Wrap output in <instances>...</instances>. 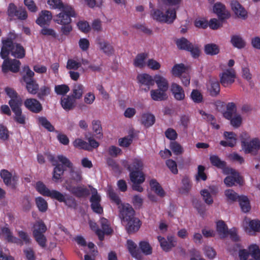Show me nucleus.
I'll list each match as a JSON object with an SVG mask.
<instances>
[{"mask_svg": "<svg viewBox=\"0 0 260 260\" xmlns=\"http://www.w3.org/2000/svg\"><path fill=\"white\" fill-rule=\"evenodd\" d=\"M108 197L110 198V200L112 202L115 203L118 206V208L119 209V211L120 212V208L122 205H129V204H122L121 203V201L118 195L117 194L115 191L111 188L109 189L108 191Z\"/></svg>", "mask_w": 260, "mask_h": 260, "instance_id": "ea45409f", "label": "nucleus"}, {"mask_svg": "<svg viewBox=\"0 0 260 260\" xmlns=\"http://www.w3.org/2000/svg\"><path fill=\"white\" fill-rule=\"evenodd\" d=\"M36 189L37 191L45 197H50L51 199H60V192L56 190H49L46 186L41 181H38L36 183Z\"/></svg>", "mask_w": 260, "mask_h": 260, "instance_id": "4468645a", "label": "nucleus"}, {"mask_svg": "<svg viewBox=\"0 0 260 260\" xmlns=\"http://www.w3.org/2000/svg\"><path fill=\"white\" fill-rule=\"evenodd\" d=\"M236 71L233 69H226L220 75V82L225 87L231 86L235 80Z\"/></svg>", "mask_w": 260, "mask_h": 260, "instance_id": "ddd939ff", "label": "nucleus"}, {"mask_svg": "<svg viewBox=\"0 0 260 260\" xmlns=\"http://www.w3.org/2000/svg\"><path fill=\"white\" fill-rule=\"evenodd\" d=\"M155 121V116L149 113L142 115L141 122L145 127L148 128L154 124Z\"/></svg>", "mask_w": 260, "mask_h": 260, "instance_id": "c9c22d12", "label": "nucleus"}, {"mask_svg": "<svg viewBox=\"0 0 260 260\" xmlns=\"http://www.w3.org/2000/svg\"><path fill=\"white\" fill-rule=\"evenodd\" d=\"M229 172L228 173H230L231 175L228 176L224 179V182L225 185L228 187L233 186L236 184L242 185L243 184L242 178L240 176L239 173L236 172L233 169L229 168L227 170Z\"/></svg>", "mask_w": 260, "mask_h": 260, "instance_id": "dca6fc26", "label": "nucleus"}, {"mask_svg": "<svg viewBox=\"0 0 260 260\" xmlns=\"http://www.w3.org/2000/svg\"><path fill=\"white\" fill-rule=\"evenodd\" d=\"M150 94L151 99L154 101H165L168 98L166 92L158 89L151 90Z\"/></svg>", "mask_w": 260, "mask_h": 260, "instance_id": "72a5a7b5", "label": "nucleus"}, {"mask_svg": "<svg viewBox=\"0 0 260 260\" xmlns=\"http://www.w3.org/2000/svg\"><path fill=\"white\" fill-rule=\"evenodd\" d=\"M91 187L92 194L89 199L91 203L90 207L93 212L102 214L103 213V208L101 205V198L98 194L97 190L93 188L91 185H89Z\"/></svg>", "mask_w": 260, "mask_h": 260, "instance_id": "f8f14e48", "label": "nucleus"}, {"mask_svg": "<svg viewBox=\"0 0 260 260\" xmlns=\"http://www.w3.org/2000/svg\"><path fill=\"white\" fill-rule=\"evenodd\" d=\"M23 71L25 72V74L22 76V79L26 84L27 92L31 94H36L38 92L39 85L34 78V72L28 66H24Z\"/></svg>", "mask_w": 260, "mask_h": 260, "instance_id": "20e7f679", "label": "nucleus"}, {"mask_svg": "<svg viewBox=\"0 0 260 260\" xmlns=\"http://www.w3.org/2000/svg\"><path fill=\"white\" fill-rule=\"evenodd\" d=\"M24 105L28 110L34 113H39L43 110L41 103L34 98L26 99L24 102Z\"/></svg>", "mask_w": 260, "mask_h": 260, "instance_id": "aec40b11", "label": "nucleus"}, {"mask_svg": "<svg viewBox=\"0 0 260 260\" xmlns=\"http://www.w3.org/2000/svg\"><path fill=\"white\" fill-rule=\"evenodd\" d=\"M135 211L130 205H122L120 208L119 217L126 222L125 229L129 234L138 231L141 225L139 218L135 217Z\"/></svg>", "mask_w": 260, "mask_h": 260, "instance_id": "f257e3e1", "label": "nucleus"}, {"mask_svg": "<svg viewBox=\"0 0 260 260\" xmlns=\"http://www.w3.org/2000/svg\"><path fill=\"white\" fill-rule=\"evenodd\" d=\"M92 129L98 135L97 138L101 139L103 137V130L101 122L99 120H93L92 121Z\"/></svg>", "mask_w": 260, "mask_h": 260, "instance_id": "6e6d98bb", "label": "nucleus"}, {"mask_svg": "<svg viewBox=\"0 0 260 260\" xmlns=\"http://www.w3.org/2000/svg\"><path fill=\"white\" fill-rule=\"evenodd\" d=\"M69 190L74 196L78 198H86L90 193V190L87 188L81 186H71L69 188Z\"/></svg>", "mask_w": 260, "mask_h": 260, "instance_id": "b1692460", "label": "nucleus"}, {"mask_svg": "<svg viewBox=\"0 0 260 260\" xmlns=\"http://www.w3.org/2000/svg\"><path fill=\"white\" fill-rule=\"evenodd\" d=\"M241 145L246 154L250 153L256 155L260 149V140L258 138H254L249 142L242 140Z\"/></svg>", "mask_w": 260, "mask_h": 260, "instance_id": "1a4fd4ad", "label": "nucleus"}, {"mask_svg": "<svg viewBox=\"0 0 260 260\" xmlns=\"http://www.w3.org/2000/svg\"><path fill=\"white\" fill-rule=\"evenodd\" d=\"M223 136L227 141H220L219 144L223 147H234L237 142L236 135L232 132H224Z\"/></svg>", "mask_w": 260, "mask_h": 260, "instance_id": "393cba45", "label": "nucleus"}, {"mask_svg": "<svg viewBox=\"0 0 260 260\" xmlns=\"http://www.w3.org/2000/svg\"><path fill=\"white\" fill-rule=\"evenodd\" d=\"M148 56L147 53H141L137 55L134 60V66L139 68H143L146 64L145 60Z\"/></svg>", "mask_w": 260, "mask_h": 260, "instance_id": "f704fd0d", "label": "nucleus"}, {"mask_svg": "<svg viewBox=\"0 0 260 260\" xmlns=\"http://www.w3.org/2000/svg\"><path fill=\"white\" fill-rule=\"evenodd\" d=\"M230 6L234 14L239 18L245 20L248 17V13L240 3L236 0H233L230 3Z\"/></svg>", "mask_w": 260, "mask_h": 260, "instance_id": "412c9836", "label": "nucleus"}, {"mask_svg": "<svg viewBox=\"0 0 260 260\" xmlns=\"http://www.w3.org/2000/svg\"><path fill=\"white\" fill-rule=\"evenodd\" d=\"M171 91L174 99L178 101L185 99V94L183 88L176 83H172L171 86Z\"/></svg>", "mask_w": 260, "mask_h": 260, "instance_id": "a878e982", "label": "nucleus"}, {"mask_svg": "<svg viewBox=\"0 0 260 260\" xmlns=\"http://www.w3.org/2000/svg\"><path fill=\"white\" fill-rule=\"evenodd\" d=\"M0 176L6 185L11 186L13 188L16 187L18 181V177L16 175H12L8 170L2 169L0 172Z\"/></svg>", "mask_w": 260, "mask_h": 260, "instance_id": "f3484780", "label": "nucleus"}, {"mask_svg": "<svg viewBox=\"0 0 260 260\" xmlns=\"http://www.w3.org/2000/svg\"><path fill=\"white\" fill-rule=\"evenodd\" d=\"M5 91L7 95L11 99L8 102L10 107L23 104L22 98L13 88L6 87L5 88Z\"/></svg>", "mask_w": 260, "mask_h": 260, "instance_id": "4be33fe9", "label": "nucleus"}, {"mask_svg": "<svg viewBox=\"0 0 260 260\" xmlns=\"http://www.w3.org/2000/svg\"><path fill=\"white\" fill-rule=\"evenodd\" d=\"M52 18V13L48 10L42 11L39 17L36 20V23L42 27L46 24H48Z\"/></svg>", "mask_w": 260, "mask_h": 260, "instance_id": "cd10ccee", "label": "nucleus"}, {"mask_svg": "<svg viewBox=\"0 0 260 260\" xmlns=\"http://www.w3.org/2000/svg\"><path fill=\"white\" fill-rule=\"evenodd\" d=\"M140 248L143 253L146 255H149L152 253V248L148 242L141 241L139 244Z\"/></svg>", "mask_w": 260, "mask_h": 260, "instance_id": "774afa93", "label": "nucleus"}, {"mask_svg": "<svg viewBox=\"0 0 260 260\" xmlns=\"http://www.w3.org/2000/svg\"><path fill=\"white\" fill-rule=\"evenodd\" d=\"M47 159L50 162H51L53 166H55L53 170V178L55 180V181H58L63 175L64 172L66 170L64 168H66V167H64L62 164V165L58 164V161H59L58 159H57V160L54 156L52 154H48L47 156Z\"/></svg>", "mask_w": 260, "mask_h": 260, "instance_id": "2eb2a0df", "label": "nucleus"}, {"mask_svg": "<svg viewBox=\"0 0 260 260\" xmlns=\"http://www.w3.org/2000/svg\"><path fill=\"white\" fill-rule=\"evenodd\" d=\"M213 12L220 20L227 19L230 16L229 12L226 10L225 6L220 3H217L214 4Z\"/></svg>", "mask_w": 260, "mask_h": 260, "instance_id": "bb28decb", "label": "nucleus"}, {"mask_svg": "<svg viewBox=\"0 0 260 260\" xmlns=\"http://www.w3.org/2000/svg\"><path fill=\"white\" fill-rule=\"evenodd\" d=\"M150 15L156 21L171 24L176 18V9H168L165 14L160 10L153 9L150 12Z\"/></svg>", "mask_w": 260, "mask_h": 260, "instance_id": "f03ea898", "label": "nucleus"}, {"mask_svg": "<svg viewBox=\"0 0 260 260\" xmlns=\"http://www.w3.org/2000/svg\"><path fill=\"white\" fill-rule=\"evenodd\" d=\"M187 67L182 63L175 64L171 70L172 74L175 77H180L181 75L185 73Z\"/></svg>", "mask_w": 260, "mask_h": 260, "instance_id": "a18cd8bd", "label": "nucleus"}, {"mask_svg": "<svg viewBox=\"0 0 260 260\" xmlns=\"http://www.w3.org/2000/svg\"><path fill=\"white\" fill-rule=\"evenodd\" d=\"M140 87L146 92L148 91L151 86L154 85V76L143 73L138 74L137 77Z\"/></svg>", "mask_w": 260, "mask_h": 260, "instance_id": "9b49d317", "label": "nucleus"}, {"mask_svg": "<svg viewBox=\"0 0 260 260\" xmlns=\"http://www.w3.org/2000/svg\"><path fill=\"white\" fill-rule=\"evenodd\" d=\"M35 202L39 211L42 213L47 211L48 208V205L47 201L42 197H38L36 198Z\"/></svg>", "mask_w": 260, "mask_h": 260, "instance_id": "de8ad7c7", "label": "nucleus"}, {"mask_svg": "<svg viewBox=\"0 0 260 260\" xmlns=\"http://www.w3.org/2000/svg\"><path fill=\"white\" fill-rule=\"evenodd\" d=\"M38 121V123L48 132H57V131H55L54 126L48 120L46 117L44 116L39 117Z\"/></svg>", "mask_w": 260, "mask_h": 260, "instance_id": "49530a36", "label": "nucleus"}, {"mask_svg": "<svg viewBox=\"0 0 260 260\" xmlns=\"http://www.w3.org/2000/svg\"><path fill=\"white\" fill-rule=\"evenodd\" d=\"M1 232L5 236V239L8 242L18 244L20 242L19 239L13 236V233L8 227H2Z\"/></svg>", "mask_w": 260, "mask_h": 260, "instance_id": "7c9ffc66", "label": "nucleus"}, {"mask_svg": "<svg viewBox=\"0 0 260 260\" xmlns=\"http://www.w3.org/2000/svg\"><path fill=\"white\" fill-rule=\"evenodd\" d=\"M122 164L124 168L129 172V177L131 181H137L136 177L141 175H144L142 170L143 167V163L141 159L135 158L133 159L131 164H129L127 160L122 161Z\"/></svg>", "mask_w": 260, "mask_h": 260, "instance_id": "7ed1b4c3", "label": "nucleus"}, {"mask_svg": "<svg viewBox=\"0 0 260 260\" xmlns=\"http://www.w3.org/2000/svg\"><path fill=\"white\" fill-rule=\"evenodd\" d=\"M190 98L196 103H201L203 100V95L198 89H193L190 94Z\"/></svg>", "mask_w": 260, "mask_h": 260, "instance_id": "680f3d73", "label": "nucleus"}, {"mask_svg": "<svg viewBox=\"0 0 260 260\" xmlns=\"http://www.w3.org/2000/svg\"><path fill=\"white\" fill-rule=\"evenodd\" d=\"M209 159L212 166L223 170L224 173L228 174L226 171L229 170V168L226 167V162L225 161L221 160L216 155H211Z\"/></svg>", "mask_w": 260, "mask_h": 260, "instance_id": "c85d7f7f", "label": "nucleus"}, {"mask_svg": "<svg viewBox=\"0 0 260 260\" xmlns=\"http://www.w3.org/2000/svg\"><path fill=\"white\" fill-rule=\"evenodd\" d=\"M136 179L138 182L132 181L133 183L132 188L134 190L141 192L143 191V188L140 185V184L144 182L145 179V175L138 176V177H136Z\"/></svg>", "mask_w": 260, "mask_h": 260, "instance_id": "bf43d9fd", "label": "nucleus"}, {"mask_svg": "<svg viewBox=\"0 0 260 260\" xmlns=\"http://www.w3.org/2000/svg\"><path fill=\"white\" fill-rule=\"evenodd\" d=\"M156 83L157 89L167 92L169 89V82L168 80L162 76L157 74L154 76V83Z\"/></svg>", "mask_w": 260, "mask_h": 260, "instance_id": "c756f323", "label": "nucleus"}, {"mask_svg": "<svg viewBox=\"0 0 260 260\" xmlns=\"http://www.w3.org/2000/svg\"><path fill=\"white\" fill-rule=\"evenodd\" d=\"M73 145L76 148L89 151L88 143L81 139H76L73 142Z\"/></svg>", "mask_w": 260, "mask_h": 260, "instance_id": "69168bd1", "label": "nucleus"}, {"mask_svg": "<svg viewBox=\"0 0 260 260\" xmlns=\"http://www.w3.org/2000/svg\"><path fill=\"white\" fill-rule=\"evenodd\" d=\"M23 104L15 105L10 107L14 113L13 119L17 123L22 125L26 124V116L23 114L21 106Z\"/></svg>", "mask_w": 260, "mask_h": 260, "instance_id": "6ab92c4d", "label": "nucleus"}, {"mask_svg": "<svg viewBox=\"0 0 260 260\" xmlns=\"http://www.w3.org/2000/svg\"><path fill=\"white\" fill-rule=\"evenodd\" d=\"M170 148L173 153L176 155H180L183 152V149L181 145L176 141L170 143Z\"/></svg>", "mask_w": 260, "mask_h": 260, "instance_id": "0e129e2a", "label": "nucleus"}, {"mask_svg": "<svg viewBox=\"0 0 260 260\" xmlns=\"http://www.w3.org/2000/svg\"><path fill=\"white\" fill-rule=\"evenodd\" d=\"M4 60L2 65V71L6 74L9 71L16 73L19 71L21 62L16 59H10L8 57L4 59Z\"/></svg>", "mask_w": 260, "mask_h": 260, "instance_id": "9d476101", "label": "nucleus"}, {"mask_svg": "<svg viewBox=\"0 0 260 260\" xmlns=\"http://www.w3.org/2000/svg\"><path fill=\"white\" fill-rule=\"evenodd\" d=\"M81 67V63L73 59H69L67 61L66 68L70 71L77 70Z\"/></svg>", "mask_w": 260, "mask_h": 260, "instance_id": "338daca9", "label": "nucleus"}, {"mask_svg": "<svg viewBox=\"0 0 260 260\" xmlns=\"http://www.w3.org/2000/svg\"><path fill=\"white\" fill-rule=\"evenodd\" d=\"M134 138V134L133 132L129 133L127 136L120 138L118 140L119 145L121 147H128L132 143Z\"/></svg>", "mask_w": 260, "mask_h": 260, "instance_id": "603ef678", "label": "nucleus"}, {"mask_svg": "<svg viewBox=\"0 0 260 260\" xmlns=\"http://www.w3.org/2000/svg\"><path fill=\"white\" fill-rule=\"evenodd\" d=\"M127 249L133 257L137 260H140L141 258V254L137 245L131 240L127 241Z\"/></svg>", "mask_w": 260, "mask_h": 260, "instance_id": "2f4dec72", "label": "nucleus"}, {"mask_svg": "<svg viewBox=\"0 0 260 260\" xmlns=\"http://www.w3.org/2000/svg\"><path fill=\"white\" fill-rule=\"evenodd\" d=\"M47 4L52 7V9H58L60 11L64 9L68 4H64L61 0H48Z\"/></svg>", "mask_w": 260, "mask_h": 260, "instance_id": "13d9d810", "label": "nucleus"}, {"mask_svg": "<svg viewBox=\"0 0 260 260\" xmlns=\"http://www.w3.org/2000/svg\"><path fill=\"white\" fill-rule=\"evenodd\" d=\"M207 89L211 96H216L219 94L220 90L219 82L217 80H210Z\"/></svg>", "mask_w": 260, "mask_h": 260, "instance_id": "473e14b6", "label": "nucleus"}, {"mask_svg": "<svg viewBox=\"0 0 260 260\" xmlns=\"http://www.w3.org/2000/svg\"><path fill=\"white\" fill-rule=\"evenodd\" d=\"M231 43L238 49L244 48L246 46V42L240 35H233L231 37Z\"/></svg>", "mask_w": 260, "mask_h": 260, "instance_id": "a19ab883", "label": "nucleus"}, {"mask_svg": "<svg viewBox=\"0 0 260 260\" xmlns=\"http://www.w3.org/2000/svg\"><path fill=\"white\" fill-rule=\"evenodd\" d=\"M205 168L204 166L199 165L198 167V173L196 175V179L199 181L200 180L205 181L207 179V175L204 172Z\"/></svg>", "mask_w": 260, "mask_h": 260, "instance_id": "e2e57ef3", "label": "nucleus"}, {"mask_svg": "<svg viewBox=\"0 0 260 260\" xmlns=\"http://www.w3.org/2000/svg\"><path fill=\"white\" fill-rule=\"evenodd\" d=\"M150 186L151 189L160 197H164L165 195V192L161 186L160 184L155 179H151L150 181Z\"/></svg>", "mask_w": 260, "mask_h": 260, "instance_id": "4c0bfd02", "label": "nucleus"}, {"mask_svg": "<svg viewBox=\"0 0 260 260\" xmlns=\"http://www.w3.org/2000/svg\"><path fill=\"white\" fill-rule=\"evenodd\" d=\"M76 16L77 13L74 8L69 5L60 10V12L55 16L54 21L58 24L71 23V18H75Z\"/></svg>", "mask_w": 260, "mask_h": 260, "instance_id": "0eeeda50", "label": "nucleus"}, {"mask_svg": "<svg viewBox=\"0 0 260 260\" xmlns=\"http://www.w3.org/2000/svg\"><path fill=\"white\" fill-rule=\"evenodd\" d=\"M182 186L179 189V191L182 194L187 193L191 188V183L188 176H185L182 179Z\"/></svg>", "mask_w": 260, "mask_h": 260, "instance_id": "09e8293b", "label": "nucleus"}, {"mask_svg": "<svg viewBox=\"0 0 260 260\" xmlns=\"http://www.w3.org/2000/svg\"><path fill=\"white\" fill-rule=\"evenodd\" d=\"M75 103V100L70 96L62 98L60 102L62 107L67 111L73 109Z\"/></svg>", "mask_w": 260, "mask_h": 260, "instance_id": "79ce46f5", "label": "nucleus"}, {"mask_svg": "<svg viewBox=\"0 0 260 260\" xmlns=\"http://www.w3.org/2000/svg\"><path fill=\"white\" fill-rule=\"evenodd\" d=\"M250 255L255 260H260V249L256 244H252L248 247Z\"/></svg>", "mask_w": 260, "mask_h": 260, "instance_id": "4d7b16f0", "label": "nucleus"}, {"mask_svg": "<svg viewBox=\"0 0 260 260\" xmlns=\"http://www.w3.org/2000/svg\"><path fill=\"white\" fill-rule=\"evenodd\" d=\"M84 87L81 84L75 85L73 89L72 98L74 99H80L83 94Z\"/></svg>", "mask_w": 260, "mask_h": 260, "instance_id": "052dcab7", "label": "nucleus"}, {"mask_svg": "<svg viewBox=\"0 0 260 260\" xmlns=\"http://www.w3.org/2000/svg\"><path fill=\"white\" fill-rule=\"evenodd\" d=\"M51 93V88L48 85L42 86L39 87L38 92L37 93V97L40 100H44L45 98L50 95Z\"/></svg>", "mask_w": 260, "mask_h": 260, "instance_id": "3c124183", "label": "nucleus"}, {"mask_svg": "<svg viewBox=\"0 0 260 260\" xmlns=\"http://www.w3.org/2000/svg\"><path fill=\"white\" fill-rule=\"evenodd\" d=\"M60 199L55 198V200H57L59 202H63L66 206L70 208H73L75 209L77 206L76 202L74 198H68L66 199L64 196L60 192Z\"/></svg>", "mask_w": 260, "mask_h": 260, "instance_id": "864d4df0", "label": "nucleus"}, {"mask_svg": "<svg viewBox=\"0 0 260 260\" xmlns=\"http://www.w3.org/2000/svg\"><path fill=\"white\" fill-rule=\"evenodd\" d=\"M57 158L61 164L70 169V179L77 183L80 182L82 180L81 173L74 170L73 165L70 159L63 155H58Z\"/></svg>", "mask_w": 260, "mask_h": 260, "instance_id": "6e6552de", "label": "nucleus"}, {"mask_svg": "<svg viewBox=\"0 0 260 260\" xmlns=\"http://www.w3.org/2000/svg\"><path fill=\"white\" fill-rule=\"evenodd\" d=\"M224 194L226 198L227 201L229 202L234 203L238 201L240 196L238 195L233 189H228L225 190Z\"/></svg>", "mask_w": 260, "mask_h": 260, "instance_id": "5fc2aeb1", "label": "nucleus"}, {"mask_svg": "<svg viewBox=\"0 0 260 260\" xmlns=\"http://www.w3.org/2000/svg\"><path fill=\"white\" fill-rule=\"evenodd\" d=\"M177 47L180 50L187 51L190 46H192V43H190L187 39L182 37L177 39L176 41Z\"/></svg>", "mask_w": 260, "mask_h": 260, "instance_id": "8fccbe9b", "label": "nucleus"}, {"mask_svg": "<svg viewBox=\"0 0 260 260\" xmlns=\"http://www.w3.org/2000/svg\"><path fill=\"white\" fill-rule=\"evenodd\" d=\"M6 51L2 47L0 56L3 59L8 57L10 54L15 58H23L25 55V50L20 44L14 43L10 48H6Z\"/></svg>", "mask_w": 260, "mask_h": 260, "instance_id": "423d86ee", "label": "nucleus"}, {"mask_svg": "<svg viewBox=\"0 0 260 260\" xmlns=\"http://www.w3.org/2000/svg\"><path fill=\"white\" fill-rule=\"evenodd\" d=\"M17 38V35L14 31H10L8 35V37L5 39L2 40V47L4 50L6 48H10L11 45L14 43V40ZM5 51L6 50H5Z\"/></svg>", "mask_w": 260, "mask_h": 260, "instance_id": "37998d69", "label": "nucleus"}, {"mask_svg": "<svg viewBox=\"0 0 260 260\" xmlns=\"http://www.w3.org/2000/svg\"><path fill=\"white\" fill-rule=\"evenodd\" d=\"M239 204L242 212H248L251 209L250 201L248 197L244 195H241L238 200Z\"/></svg>", "mask_w": 260, "mask_h": 260, "instance_id": "e433bc0d", "label": "nucleus"}, {"mask_svg": "<svg viewBox=\"0 0 260 260\" xmlns=\"http://www.w3.org/2000/svg\"><path fill=\"white\" fill-rule=\"evenodd\" d=\"M96 43L102 50L106 55L110 56L114 54V49L113 46L108 41H105L100 37L96 39Z\"/></svg>", "mask_w": 260, "mask_h": 260, "instance_id": "5701e85b", "label": "nucleus"}, {"mask_svg": "<svg viewBox=\"0 0 260 260\" xmlns=\"http://www.w3.org/2000/svg\"><path fill=\"white\" fill-rule=\"evenodd\" d=\"M219 46L214 43L206 44L204 46V52L207 55H215L219 53Z\"/></svg>", "mask_w": 260, "mask_h": 260, "instance_id": "c03bdc74", "label": "nucleus"}, {"mask_svg": "<svg viewBox=\"0 0 260 260\" xmlns=\"http://www.w3.org/2000/svg\"><path fill=\"white\" fill-rule=\"evenodd\" d=\"M33 236L39 245L42 247H45L46 245L47 239L44 235L47 231V226L44 222L40 220L37 221L33 226Z\"/></svg>", "mask_w": 260, "mask_h": 260, "instance_id": "39448f33", "label": "nucleus"}, {"mask_svg": "<svg viewBox=\"0 0 260 260\" xmlns=\"http://www.w3.org/2000/svg\"><path fill=\"white\" fill-rule=\"evenodd\" d=\"M216 231L221 238H224L229 235L228 226L222 220L216 222Z\"/></svg>", "mask_w": 260, "mask_h": 260, "instance_id": "58836bf2", "label": "nucleus"}, {"mask_svg": "<svg viewBox=\"0 0 260 260\" xmlns=\"http://www.w3.org/2000/svg\"><path fill=\"white\" fill-rule=\"evenodd\" d=\"M157 240L161 249L165 252L170 251L176 246L177 243L174 237L172 236H168L167 239L159 236H157Z\"/></svg>", "mask_w": 260, "mask_h": 260, "instance_id": "a211bd4d", "label": "nucleus"}]
</instances>
